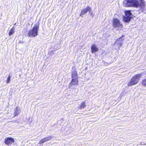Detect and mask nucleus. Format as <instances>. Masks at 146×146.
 I'll list each match as a JSON object with an SVG mask.
<instances>
[{
  "instance_id": "f3484780",
  "label": "nucleus",
  "mask_w": 146,
  "mask_h": 146,
  "mask_svg": "<svg viewBox=\"0 0 146 146\" xmlns=\"http://www.w3.org/2000/svg\"><path fill=\"white\" fill-rule=\"evenodd\" d=\"M11 77L10 76H9L7 78V79L6 80V83H8L10 82V80Z\"/></svg>"
},
{
  "instance_id": "7ed1b4c3",
  "label": "nucleus",
  "mask_w": 146,
  "mask_h": 146,
  "mask_svg": "<svg viewBox=\"0 0 146 146\" xmlns=\"http://www.w3.org/2000/svg\"><path fill=\"white\" fill-rule=\"evenodd\" d=\"M142 76L141 73L137 74L133 76L128 82L127 85L128 86L136 84L139 83Z\"/></svg>"
},
{
  "instance_id": "0eeeda50",
  "label": "nucleus",
  "mask_w": 146,
  "mask_h": 146,
  "mask_svg": "<svg viewBox=\"0 0 146 146\" xmlns=\"http://www.w3.org/2000/svg\"><path fill=\"white\" fill-rule=\"evenodd\" d=\"M15 142L14 139L12 137H7L5 139L4 142L6 145H9Z\"/></svg>"
},
{
  "instance_id": "423d86ee",
  "label": "nucleus",
  "mask_w": 146,
  "mask_h": 146,
  "mask_svg": "<svg viewBox=\"0 0 146 146\" xmlns=\"http://www.w3.org/2000/svg\"><path fill=\"white\" fill-rule=\"evenodd\" d=\"M131 11L130 10H126L125 11V16H124L123 18V19L125 22H128L130 21L132 15Z\"/></svg>"
},
{
  "instance_id": "dca6fc26",
  "label": "nucleus",
  "mask_w": 146,
  "mask_h": 146,
  "mask_svg": "<svg viewBox=\"0 0 146 146\" xmlns=\"http://www.w3.org/2000/svg\"><path fill=\"white\" fill-rule=\"evenodd\" d=\"M45 142H46V141L44 139V138L42 139L39 142V143L40 144H42L44 143Z\"/></svg>"
},
{
  "instance_id": "9d476101",
  "label": "nucleus",
  "mask_w": 146,
  "mask_h": 146,
  "mask_svg": "<svg viewBox=\"0 0 146 146\" xmlns=\"http://www.w3.org/2000/svg\"><path fill=\"white\" fill-rule=\"evenodd\" d=\"M85 103V102L84 101L82 102L79 106V108L82 109L84 108L86 106Z\"/></svg>"
},
{
  "instance_id": "2eb2a0df",
  "label": "nucleus",
  "mask_w": 146,
  "mask_h": 146,
  "mask_svg": "<svg viewBox=\"0 0 146 146\" xmlns=\"http://www.w3.org/2000/svg\"><path fill=\"white\" fill-rule=\"evenodd\" d=\"M52 138V136H49L47 137H44V139L45 141H46L50 140Z\"/></svg>"
},
{
  "instance_id": "f8f14e48",
  "label": "nucleus",
  "mask_w": 146,
  "mask_h": 146,
  "mask_svg": "<svg viewBox=\"0 0 146 146\" xmlns=\"http://www.w3.org/2000/svg\"><path fill=\"white\" fill-rule=\"evenodd\" d=\"M19 114V111L17 108L15 109L14 112V116H17Z\"/></svg>"
},
{
  "instance_id": "6e6552de",
  "label": "nucleus",
  "mask_w": 146,
  "mask_h": 146,
  "mask_svg": "<svg viewBox=\"0 0 146 146\" xmlns=\"http://www.w3.org/2000/svg\"><path fill=\"white\" fill-rule=\"evenodd\" d=\"M91 10V7L89 6H88L85 8H84L81 10V12L80 14V16L82 17L84 14L86 13L88 11L90 12Z\"/></svg>"
},
{
  "instance_id": "9b49d317",
  "label": "nucleus",
  "mask_w": 146,
  "mask_h": 146,
  "mask_svg": "<svg viewBox=\"0 0 146 146\" xmlns=\"http://www.w3.org/2000/svg\"><path fill=\"white\" fill-rule=\"evenodd\" d=\"M141 84L142 86L146 87V78L141 80Z\"/></svg>"
},
{
  "instance_id": "4468645a",
  "label": "nucleus",
  "mask_w": 146,
  "mask_h": 146,
  "mask_svg": "<svg viewBox=\"0 0 146 146\" xmlns=\"http://www.w3.org/2000/svg\"><path fill=\"white\" fill-rule=\"evenodd\" d=\"M124 36L123 35L122 36H121L117 39L116 41V42H121L122 41L124 40V39H122L123 37Z\"/></svg>"
},
{
  "instance_id": "f03ea898",
  "label": "nucleus",
  "mask_w": 146,
  "mask_h": 146,
  "mask_svg": "<svg viewBox=\"0 0 146 146\" xmlns=\"http://www.w3.org/2000/svg\"><path fill=\"white\" fill-rule=\"evenodd\" d=\"M72 80L69 84V86H77L78 85V78L77 72L76 69L73 70L71 74Z\"/></svg>"
},
{
  "instance_id": "20e7f679",
  "label": "nucleus",
  "mask_w": 146,
  "mask_h": 146,
  "mask_svg": "<svg viewBox=\"0 0 146 146\" xmlns=\"http://www.w3.org/2000/svg\"><path fill=\"white\" fill-rule=\"evenodd\" d=\"M39 25H35L31 30H29L27 34V36L29 37H34L38 35V29Z\"/></svg>"
},
{
  "instance_id": "1a4fd4ad",
  "label": "nucleus",
  "mask_w": 146,
  "mask_h": 146,
  "mask_svg": "<svg viewBox=\"0 0 146 146\" xmlns=\"http://www.w3.org/2000/svg\"><path fill=\"white\" fill-rule=\"evenodd\" d=\"M91 52L92 53H95L98 51V48L95 45H92L91 46Z\"/></svg>"
},
{
  "instance_id": "39448f33",
  "label": "nucleus",
  "mask_w": 146,
  "mask_h": 146,
  "mask_svg": "<svg viewBox=\"0 0 146 146\" xmlns=\"http://www.w3.org/2000/svg\"><path fill=\"white\" fill-rule=\"evenodd\" d=\"M112 26L114 28H117L121 29L123 28V25L119 20L117 18L113 19L112 22Z\"/></svg>"
},
{
  "instance_id": "f257e3e1",
  "label": "nucleus",
  "mask_w": 146,
  "mask_h": 146,
  "mask_svg": "<svg viewBox=\"0 0 146 146\" xmlns=\"http://www.w3.org/2000/svg\"><path fill=\"white\" fill-rule=\"evenodd\" d=\"M139 0V3L137 0H125L123 4L127 7H139L141 9H142L145 7V2L144 0Z\"/></svg>"
},
{
  "instance_id": "ddd939ff",
  "label": "nucleus",
  "mask_w": 146,
  "mask_h": 146,
  "mask_svg": "<svg viewBox=\"0 0 146 146\" xmlns=\"http://www.w3.org/2000/svg\"><path fill=\"white\" fill-rule=\"evenodd\" d=\"M15 32V29L13 27L10 30L9 33V36H10L12 35Z\"/></svg>"
},
{
  "instance_id": "a211bd4d",
  "label": "nucleus",
  "mask_w": 146,
  "mask_h": 146,
  "mask_svg": "<svg viewBox=\"0 0 146 146\" xmlns=\"http://www.w3.org/2000/svg\"><path fill=\"white\" fill-rule=\"evenodd\" d=\"M119 45H120V46H121V45H122V43H120V44H119Z\"/></svg>"
}]
</instances>
